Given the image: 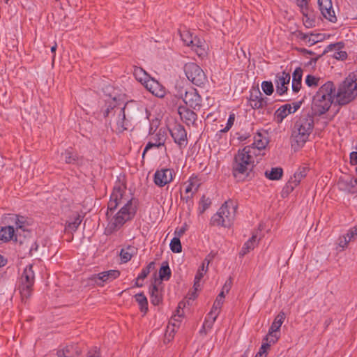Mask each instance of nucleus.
Listing matches in <instances>:
<instances>
[{
    "label": "nucleus",
    "mask_w": 357,
    "mask_h": 357,
    "mask_svg": "<svg viewBox=\"0 0 357 357\" xmlns=\"http://www.w3.org/2000/svg\"><path fill=\"white\" fill-rule=\"evenodd\" d=\"M286 315L284 312H280L275 317L268 334L264 337V340L270 342V343H275L280 338V328L285 319Z\"/></svg>",
    "instance_id": "9d476101"
},
{
    "label": "nucleus",
    "mask_w": 357,
    "mask_h": 357,
    "mask_svg": "<svg viewBox=\"0 0 357 357\" xmlns=\"http://www.w3.org/2000/svg\"><path fill=\"white\" fill-rule=\"evenodd\" d=\"M144 87L153 95L158 98H163L166 94L165 87L156 79L151 77L146 81Z\"/></svg>",
    "instance_id": "a211bd4d"
},
{
    "label": "nucleus",
    "mask_w": 357,
    "mask_h": 357,
    "mask_svg": "<svg viewBox=\"0 0 357 357\" xmlns=\"http://www.w3.org/2000/svg\"><path fill=\"white\" fill-rule=\"evenodd\" d=\"M169 246L171 250L174 253H179L182 250L181 241L178 237H174L172 239Z\"/></svg>",
    "instance_id": "ea45409f"
},
{
    "label": "nucleus",
    "mask_w": 357,
    "mask_h": 357,
    "mask_svg": "<svg viewBox=\"0 0 357 357\" xmlns=\"http://www.w3.org/2000/svg\"><path fill=\"white\" fill-rule=\"evenodd\" d=\"M261 89L264 93H266L268 96L271 95L274 91L272 82L268 81H264L261 83Z\"/></svg>",
    "instance_id": "de8ad7c7"
},
{
    "label": "nucleus",
    "mask_w": 357,
    "mask_h": 357,
    "mask_svg": "<svg viewBox=\"0 0 357 357\" xmlns=\"http://www.w3.org/2000/svg\"><path fill=\"white\" fill-rule=\"evenodd\" d=\"M236 206L232 201H226L214 214L211 220V223L214 226L230 227L235 219Z\"/></svg>",
    "instance_id": "423d86ee"
},
{
    "label": "nucleus",
    "mask_w": 357,
    "mask_h": 357,
    "mask_svg": "<svg viewBox=\"0 0 357 357\" xmlns=\"http://www.w3.org/2000/svg\"><path fill=\"white\" fill-rule=\"evenodd\" d=\"M81 222V216L79 215H77L71 220L66 222L65 229L68 231H75L79 227Z\"/></svg>",
    "instance_id": "72a5a7b5"
},
{
    "label": "nucleus",
    "mask_w": 357,
    "mask_h": 357,
    "mask_svg": "<svg viewBox=\"0 0 357 357\" xmlns=\"http://www.w3.org/2000/svg\"><path fill=\"white\" fill-rule=\"evenodd\" d=\"M350 162L352 165H357V152L354 151L350 153Z\"/></svg>",
    "instance_id": "0e129e2a"
},
{
    "label": "nucleus",
    "mask_w": 357,
    "mask_h": 357,
    "mask_svg": "<svg viewBox=\"0 0 357 357\" xmlns=\"http://www.w3.org/2000/svg\"><path fill=\"white\" fill-rule=\"evenodd\" d=\"M13 220L15 221V224L17 229H20L23 231L26 230L28 223L24 217L20 216V215H15V216H13Z\"/></svg>",
    "instance_id": "58836bf2"
},
{
    "label": "nucleus",
    "mask_w": 357,
    "mask_h": 357,
    "mask_svg": "<svg viewBox=\"0 0 357 357\" xmlns=\"http://www.w3.org/2000/svg\"><path fill=\"white\" fill-rule=\"evenodd\" d=\"M176 329V327L168 324L165 333V341L170 342L173 339Z\"/></svg>",
    "instance_id": "c03bdc74"
},
{
    "label": "nucleus",
    "mask_w": 357,
    "mask_h": 357,
    "mask_svg": "<svg viewBox=\"0 0 357 357\" xmlns=\"http://www.w3.org/2000/svg\"><path fill=\"white\" fill-rule=\"evenodd\" d=\"M289 81L290 75L289 73L282 72L277 74L275 79L276 92L279 95H283L287 91Z\"/></svg>",
    "instance_id": "6ab92c4d"
},
{
    "label": "nucleus",
    "mask_w": 357,
    "mask_h": 357,
    "mask_svg": "<svg viewBox=\"0 0 357 357\" xmlns=\"http://www.w3.org/2000/svg\"><path fill=\"white\" fill-rule=\"evenodd\" d=\"M183 101L186 105L194 109H199L202 105V98L195 89L185 91Z\"/></svg>",
    "instance_id": "dca6fc26"
},
{
    "label": "nucleus",
    "mask_w": 357,
    "mask_h": 357,
    "mask_svg": "<svg viewBox=\"0 0 357 357\" xmlns=\"http://www.w3.org/2000/svg\"><path fill=\"white\" fill-rule=\"evenodd\" d=\"M291 104H285L280 107L274 113V120L278 123H281L282 121L291 113Z\"/></svg>",
    "instance_id": "b1692460"
},
{
    "label": "nucleus",
    "mask_w": 357,
    "mask_h": 357,
    "mask_svg": "<svg viewBox=\"0 0 357 357\" xmlns=\"http://www.w3.org/2000/svg\"><path fill=\"white\" fill-rule=\"evenodd\" d=\"M194 37L192 34L188 31H183L181 33V38L187 46H190L191 43H192V40H194Z\"/></svg>",
    "instance_id": "37998d69"
},
{
    "label": "nucleus",
    "mask_w": 357,
    "mask_h": 357,
    "mask_svg": "<svg viewBox=\"0 0 357 357\" xmlns=\"http://www.w3.org/2000/svg\"><path fill=\"white\" fill-rule=\"evenodd\" d=\"M260 159L261 158L256 155L252 147H244L239 150L234 157V176L236 177L239 174H248L252 170L255 162H258Z\"/></svg>",
    "instance_id": "20e7f679"
},
{
    "label": "nucleus",
    "mask_w": 357,
    "mask_h": 357,
    "mask_svg": "<svg viewBox=\"0 0 357 357\" xmlns=\"http://www.w3.org/2000/svg\"><path fill=\"white\" fill-rule=\"evenodd\" d=\"M34 283L35 272L33 270V265L29 264L24 268L18 280V289L22 300L27 299L31 296Z\"/></svg>",
    "instance_id": "0eeeda50"
},
{
    "label": "nucleus",
    "mask_w": 357,
    "mask_h": 357,
    "mask_svg": "<svg viewBox=\"0 0 357 357\" xmlns=\"http://www.w3.org/2000/svg\"><path fill=\"white\" fill-rule=\"evenodd\" d=\"M86 357H101L99 351L96 349L91 350L87 353Z\"/></svg>",
    "instance_id": "e2e57ef3"
},
{
    "label": "nucleus",
    "mask_w": 357,
    "mask_h": 357,
    "mask_svg": "<svg viewBox=\"0 0 357 357\" xmlns=\"http://www.w3.org/2000/svg\"><path fill=\"white\" fill-rule=\"evenodd\" d=\"M301 102H295L291 104V113L296 112L301 107Z\"/></svg>",
    "instance_id": "338daca9"
},
{
    "label": "nucleus",
    "mask_w": 357,
    "mask_h": 357,
    "mask_svg": "<svg viewBox=\"0 0 357 357\" xmlns=\"http://www.w3.org/2000/svg\"><path fill=\"white\" fill-rule=\"evenodd\" d=\"M154 268V262H150L146 267L143 268L141 273L137 278L136 284L137 287H142V283H139L140 280H144V278L150 273L151 270Z\"/></svg>",
    "instance_id": "f704fd0d"
},
{
    "label": "nucleus",
    "mask_w": 357,
    "mask_h": 357,
    "mask_svg": "<svg viewBox=\"0 0 357 357\" xmlns=\"http://www.w3.org/2000/svg\"><path fill=\"white\" fill-rule=\"evenodd\" d=\"M125 106L123 107H117L115 109V113L118 114L116 119V130L119 132H122L128 129V121L126 119Z\"/></svg>",
    "instance_id": "4be33fe9"
},
{
    "label": "nucleus",
    "mask_w": 357,
    "mask_h": 357,
    "mask_svg": "<svg viewBox=\"0 0 357 357\" xmlns=\"http://www.w3.org/2000/svg\"><path fill=\"white\" fill-rule=\"evenodd\" d=\"M314 128V119L312 116H302L294 123L291 137V147L295 150L302 148Z\"/></svg>",
    "instance_id": "7ed1b4c3"
},
{
    "label": "nucleus",
    "mask_w": 357,
    "mask_h": 357,
    "mask_svg": "<svg viewBox=\"0 0 357 357\" xmlns=\"http://www.w3.org/2000/svg\"><path fill=\"white\" fill-rule=\"evenodd\" d=\"M318 4L322 15L326 19L331 22H335L336 20L331 0H318Z\"/></svg>",
    "instance_id": "f3484780"
},
{
    "label": "nucleus",
    "mask_w": 357,
    "mask_h": 357,
    "mask_svg": "<svg viewBox=\"0 0 357 357\" xmlns=\"http://www.w3.org/2000/svg\"><path fill=\"white\" fill-rule=\"evenodd\" d=\"M346 236L348 238V241H351L357 237V226L350 229Z\"/></svg>",
    "instance_id": "13d9d810"
},
{
    "label": "nucleus",
    "mask_w": 357,
    "mask_h": 357,
    "mask_svg": "<svg viewBox=\"0 0 357 357\" xmlns=\"http://www.w3.org/2000/svg\"><path fill=\"white\" fill-rule=\"evenodd\" d=\"M258 244L256 235H252L243 245L240 255L241 256L245 255L250 250H252Z\"/></svg>",
    "instance_id": "7c9ffc66"
},
{
    "label": "nucleus",
    "mask_w": 357,
    "mask_h": 357,
    "mask_svg": "<svg viewBox=\"0 0 357 357\" xmlns=\"http://www.w3.org/2000/svg\"><path fill=\"white\" fill-rule=\"evenodd\" d=\"M126 186L121 182L115 184L107 205L108 225L106 231L111 234L119 230L128 221L133 218L136 206L132 200L125 196Z\"/></svg>",
    "instance_id": "f257e3e1"
},
{
    "label": "nucleus",
    "mask_w": 357,
    "mask_h": 357,
    "mask_svg": "<svg viewBox=\"0 0 357 357\" xmlns=\"http://www.w3.org/2000/svg\"><path fill=\"white\" fill-rule=\"evenodd\" d=\"M137 248L133 245H128L121 250L120 257L123 263L129 261L132 257L137 255Z\"/></svg>",
    "instance_id": "a878e982"
},
{
    "label": "nucleus",
    "mask_w": 357,
    "mask_h": 357,
    "mask_svg": "<svg viewBox=\"0 0 357 357\" xmlns=\"http://www.w3.org/2000/svg\"><path fill=\"white\" fill-rule=\"evenodd\" d=\"M63 155L65 156V162L67 164H74L76 162L77 157L71 151L66 150L63 153Z\"/></svg>",
    "instance_id": "a18cd8bd"
},
{
    "label": "nucleus",
    "mask_w": 357,
    "mask_h": 357,
    "mask_svg": "<svg viewBox=\"0 0 357 357\" xmlns=\"http://www.w3.org/2000/svg\"><path fill=\"white\" fill-rule=\"evenodd\" d=\"M187 78L197 86L204 84L206 76L203 70L195 63H188L184 66Z\"/></svg>",
    "instance_id": "6e6552de"
},
{
    "label": "nucleus",
    "mask_w": 357,
    "mask_h": 357,
    "mask_svg": "<svg viewBox=\"0 0 357 357\" xmlns=\"http://www.w3.org/2000/svg\"><path fill=\"white\" fill-rule=\"evenodd\" d=\"M333 57L336 59L344 60L347 57V53L345 51H342L341 50L337 52H335L333 54Z\"/></svg>",
    "instance_id": "4d7b16f0"
},
{
    "label": "nucleus",
    "mask_w": 357,
    "mask_h": 357,
    "mask_svg": "<svg viewBox=\"0 0 357 357\" xmlns=\"http://www.w3.org/2000/svg\"><path fill=\"white\" fill-rule=\"evenodd\" d=\"M229 288H230V285H227V284H225L223 287V289H222V291L218 295V298H219L220 299H223L225 298V290H226V292L227 293L229 290Z\"/></svg>",
    "instance_id": "680f3d73"
},
{
    "label": "nucleus",
    "mask_w": 357,
    "mask_h": 357,
    "mask_svg": "<svg viewBox=\"0 0 357 357\" xmlns=\"http://www.w3.org/2000/svg\"><path fill=\"white\" fill-rule=\"evenodd\" d=\"M223 303V299H220L217 297L210 312L219 314Z\"/></svg>",
    "instance_id": "3c124183"
},
{
    "label": "nucleus",
    "mask_w": 357,
    "mask_h": 357,
    "mask_svg": "<svg viewBox=\"0 0 357 357\" xmlns=\"http://www.w3.org/2000/svg\"><path fill=\"white\" fill-rule=\"evenodd\" d=\"M178 113L181 120L188 126L193 125L197 118V114L185 106H180Z\"/></svg>",
    "instance_id": "412c9836"
},
{
    "label": "nucleus",
    "mask_w": 357,
    "mask_h": 357,
    "mask_svg": "<svg viewBox=\"0 0 357 357\" xmlns=\"http://www.w3.org/2000/svg\"><path fill=\"white\" fill-rule=\"evenodd\" d=\"M213 256L211 255H208L206 257V258L204 259L202 264L200 267V268L202 269V271H208V265L211 262V261L213 259Z\"/></svg>",
    "instance_id": "6e6d98bb"
},
{
    "label": "nucleus",
    "mask_w": 357,
    "mask_h": 357,
    "mask_svg": "<svg viewBox=\"0 0 357 357\" xmlns=\"http://www.w3.org/2000/svg\"><path fill=\"white\" fill-rule=\"evenodd\" d=\"M171 275V270L166 262L165 265H162L159 270V276L161 280H168Z\"/></svg>",
    "instance_id": "a19ab883"
},
{
    "label": "nucleus",
    "mask_w": 357,
    "mask_h": 357,
    "mask_svg": "<svg viewBox=\"0 0 357 357\" xmlns=\"http://www.w3.org/2000/svg\"><path fill=\"white\" fill-rule=\"evenodd\" d=\"M357 96V75L350 74L339 86L335 93V102L340 105H346Z\"/></svg>",
    "instance_id": "39448f33"
},
{
    "label": "nucleus",
    "mask_w": 357,
    "mask_h": 357,
    "mask_svg": "<svg viewBox=\"0 0 357 357\" xmlns=\"http://www.w3.org/2000/svg\"><path fill=\"white\" fill-rule=\"evenodd\" d=\"M323 38H323L321 34H319V33H317V34L310 33L309 35V38H308V40H307V44L310 46H312V45L316 44L317 43L322 40Z\"/></svg>",
    "instance_id": "09e8293b"
},
{
    "label": "nucleus",
    "mask_w": 357,
    "mask_h": 357,
    "mask_svg": "<svg viewBox=\"0 0 357 357\" xmlns=\"http://www.w3.org/2000/svg\"><path fill=\"white\" fill-rule=\"evenodd\" d=\"M309 35L308 33H300V38L301 40H303V41H305L306 43H307V40H308V38H309Z\"/></svg>",
    "instance_id": "774afa93"
},
{
    "label": "nucleus",
    "mask_w": 357,
    "mask_h": 357,
    "mask_svg": "<svg viewBox=\"0 0 357 357\" xmlns=\"http://www.w3.org/2000/svg\"><path fill=\"white\" fill-rule=\"evenodd\" d=\"M305 82L307 86L315 88L321 84V79L319 77H317L312 75H307L305 77Z\"/></svg>",
    "instance_id": "4c0bfd02"
},
{
    "label": "nucleus",
    "mask_w": 357,
    "mask_h": 357,
    "mask_svg": "<svg viewBox=\"0 0 357 357\" xmlns=\"http://www.w3.org/2000/svg\"><path fill=\"white\" fill-rule=\"evenodd\" d=\"M206 272L207 271H202V269L200 268L198 269L195 277V282L193 285L195 292L192 293L191 296H190V299L197 297L196 291L200 289V281L204 277V273H206Z\"/></svg>",
    "instance_id": "473e14b6"
},
{
    "label": "nucleus",
    "mask_w": 357,
    "mask_h": 357,
    "mask_svg": "<svg viewBox=\"0 0 357 357\" xmlns=\"http://www.w3.org/2000/svg\"><path fill=\"white\" fill-rule=\"evenodd\" d=\"M335 87L332 82L322 84L314 96L312 109L314 114H325L331 107L333 100L335 99Z\"/></svg>",
    "instance_id": "f03ea898"
},
{
    "label": "nucleus",
    "mask_w": 357,
    "mask_h": 357,
    "mask_svg": "<svg viewBox=\"0 0 357 357\" xmlns=\"http://www.w3.org/2000/svg\"><path fill=\"white\" fill-rule=\"evenodd\" d=\"M268 143V140L261 133L257 132L254 136V142L251 145L246 146L245 147H252L255 150V153L259 158L261 157V152L263 151Z\"/></svg>",
    "instance_id": "aec40b11"
},
{
    "label": "nucleus",
    "mask_w": 357,
    "mask_h": 357,
    "mask_svg": "<svg viewBox=\"0 0 357 357\" xmlns=\"http://www.w3.org/2000/svg\"><path fill=\"white\" fill-rule=\"evenodd\" d=\"M211 204V202L209 198L206 197L204 195L202 196L199 202V213H203L210 206Z\"/></svg>",
    "instance_id": "79ce46f5"
},
{
    "label": "nucleus",
    "mask_w": 357,
    "mask_h": 357,
    "mask_svg": "<svg viewBox=\"0 0 357 357\" xmlns=\"http://www.w3.org/2000/svg\"><path fill=\"white\" fill-rule=\"evenodd\" d=\"M248 100L249 105L252 109H259L267 106L268 98L264 97L259 89H252Z\"/></svg>",
    "instance_id": "ddd939ff"
},
{
    "label": "nucleus",
    "mask_w": 357,
    "mask_h": 357,
    "mask_svg": "<svg viewBox=\"0 0 357 357\" xmlns=\"http://www.w3.org/2000/svg\"><path fill=\"white\" fill-rule=\"evenodd\" d=\"M350 241H348V238L347 237V236H342V238H340V243H339V246L342 248H347L348 243Z\"/></svg>",
    "instance_id": "052dcab7"
},
{
    "label": "nucleus",
    "mask_w": 357,
    "mask_h": 357,
    "mask_svg": "<svg viewBox=\"0 0 357 357\" xmlns=\"http://www.w3.org/2000/svg\"><path fill=\"white\" fill-rule=\"evenodd\" d=\"M174 170L169 168L157 169L153 176L154 183L160 187H164L173 181Z\"/></svg>",
    "instance_id": "f8f14e48"
},
{
    "label": "nucleus",
    "mask_w": 357,
    "mask_h": 357,
    "mask_svg": "<svg viewBox=\"0 0 357 357\" xmlns=\"http://www.w3.org/2000/svg\"><path fill=\"white\" fill-rule=\"evenodd\" d=\"M181 321L182 314H173V316L169 319L168 324L172 325L173 326L176 327V328H178L181 323Z\"/></svg>",
    "instance_id": "8fccbe9b"
},
{
    "label": "nucleus",
    "mask_w": 357,
    "mask_h": 357,
    "mask_svg": "<svg viewBox=\"0 0 357 357\" xmlns=\"http://www.w3.org/2000/svg\"><path fill=\"white\" fill-rule=\"evenodd\" d=\"M264 174L269 180L278 181L282 178L283 170L281 167H273L270 170H266Z\"/></svg>",
    "instance_id": "2f4dec72"
},
{
    "label": "nucleus",
    "mask_w": 357,
    "mask_h": 357,
    "mask_svg": "<svg viewBox=\"0 0 357 357\" xmlns=\"http://www.w3.org/2000/svg\"><path fill=\"white\" fill-rule=\"evenodd\" d=\"M190 46L199 57H203L206 54V44L200 38L195 36L192 43Z\"/></svg>",
    "instance_id": "393cba45"
},
{
    "label": "nucleus",
    "mask_w": 357,
    "mask_h": 357,
    "mask_svg": "<svg viewBox=\"0 0 357 357\" xmlns=\"http://www.w3.org/2000/svg\"><path fill=\"white\" fill-rule=\"evenodd\" d=\"M200 181L196 176H191L187 182L185 183V196H182L181 198L185 199L186 202L190 200L193 195L197 192L200 186Z\"/></svg>",
    "instance_id": "2eb2a0df"
},
{
    "label": "nucleus",
    "mask_w": 357,
    "mask_h": 357,
    "mask_svg": "<svg viewBox=\"0 0 357 357\" xmlns=\"http://www.w3.org/2000/svg\"><path fill=\"white\" fill-rule=\"evenodd\" d=\"M120 272L118 270L103 271L100 273L91 275L88 278L89 284L102 287L105 283L111 282L114 280L118 278Z\"/></svg>",
    "instance_id": "1a4fd4ad"
},
{
    "label": "nucleus",
    "mask_w": 357,
    "mask_h": 357,
    "mask_svg": "<svg viewBox=\"0 0 357 357\" xmlns=\"http://www.w3.org/2000/svg\"><path fill=\"white\" fill-rule=\"evenodd\" d=\"M308 171L307 167H300L283 188L282 193L287 195L291 193L299 185L302 179L307 176Z\"/></svg>",
    "instance_id": "9b49d317"
},
{
    "label": "nucleus",
    "mask_w": 357,
    "mask_h": 357,
    "mask_svg": "<svg viewBox=\"0 0 357 357\" xmlns=\"http://www.w3.org/2000/svg\"><path fill=\"white\" fill-rule=\"evenodd\" d=\"M15 230L13 226L0 227V244L10 241L14 236Z\"/></svg>",
    "instance_id": "bb28decb"
},
{
    "label": "nucleus",
    "mask_w": 357,
    "mask_h": 357,
    "mask_svg": "<svg viewBox=\"0 0 357 357\" xmlns=\"http://www.w3.org/2000/svg\"><path fill=\"white\" fill-rule=\"evenodd\" d=\"M273 343H270V342L268 341H266V342H264L259 351L257 352L258 354H261V356H266V353H267V350L270 348L271 345Z\"/></svg>",
    "instance_id": "864d4df0"
},
{
    "label": "nucleus",
    "mask_w": 357,
    "mask_h": 357,
    "mask_svg": "<svg viewBox=\"0 0 357 357\" xmlns=\"http://www.w3.org/2000/svg\"><path fill=\"white\" fill-rule=\"evenodd\" d=\"M133 75L135 79L144 86L146 84V81L151 78V77L141 67H135Z\"/></svg>",
    "instance_id": "c756f323"
},
{
    "label": "nucleus",
    "mask_w": 357,
    "mask_h": 357,
    "mask_svg": "<svg viewBox=\"0 0 357 357\" xmlns=\"http://www.w3.org/2000/svg\"><path fill=\"white\" fill-rule=\"evenodd\" d=\"M174 141L179 146L187 144V132L184 127L180 124H176L169 130Z\"/></svg>",
    "instance_id": "4468645a"
},
{
    "label": "nucleus",
    "mask_w": 357,
    "mask_h": 357,
    "mask_svg": "<svg viewBox=\"0 0 357 357\" xmlns=\"http://www.w3.org/2000/svg\"><path fill=\"white\" fill-rule=\"evenodd\" d=\"M151 291V302L154 305H158L162 301V296L156 285H153Z\"/></svg>",
    "instance_id": "c9c22d12"
},
{
    "label": "nucleus",
    "mask_w": 357,
    "mask_h": 357,
    "mask_svg": "<svg viewBox=\"0 0 357 357\" xmlns=\"http://www.w3.org/2000/svg\"><path fill=\"white\" fill-rule=\"evenodd\" d=\"M303 71L301 68H296L292 76V81L301 82Z\"/></svg>",
    "instance_id": "5fc2aeb1"
},
{
    "label": "nucleus",
    "mask_w": 357,
    "mask_h": 357,
    "mask_svg": "<svg viewBox=\"0 0 357 357\" xmlns=\"http://www.w3.org/2000/svg\"><path fill=\"white\" fill-rule=\"evenodd\" d=\"M218 314L216 313H213V312H209L207 314L205 321L203 324L202 328L200 330V333L206 334L207 332L211 330L215 323Z\"/></svg>",
    "instance_id": "cd10ccee"
},
{
    "label": "nucleus",
    "mask_w": 357,
    "mask_h": 357,
    "mask_svg": "<svg viewBox=\"0 0 357 357\" xmlns=\"http://www.w3.org/2000/svg\"><path fill=\"white\" fill-rule=\"evenodd\" d=\"M234 121H235V115L234 114H230L227 119L226 126H227L228 127H229L231 128L232 127V126L234 125Z\"/></svg>",
    "instance_id": "69168bd1"
},
{
    "label": "nucleus",
    "mask_w": 357,
    "mask_h": 357,
    "mask_svg": "<svg viewBox=\"0 0 357 357\" xmlns=\"http://www.w3.org/2000/svg\"><path fill=\"white\" fill-rule=\"evenodd\" d=\"M343 47H344V44L342 42L330 44L329 45H328L326 51L327 52L334 51V52H337L340 50H342L343 48Z\"/></svg>",
    "instance_id": "603ef678"
},
{
    "label": "nucleus",
    "mask_w": 357,
    "mask_h": 357,
    "mask_svg": "<svg viewBox=\"0 0 357 357\" xmlns=\"http://www.w3.org/2000/svg\"><path fill=\"white\" fill-rule=\"evenodd\" d=\"M135 298L139 305L140 310L144 313H146L148 310V301L144 294L142 293L137 294Z\"/></svg>",
    "instance_id": "e433bc0d"
},
{
    "label": "nucleus",
    "mask_w": 357,
    "mask_h": 357,
    "mask_svg": "<svg viewBox=\"0 0 357 357\" xmlns=\"http://www.w3.org/2000/svg\"><path fill=\"white\" fill-rule=\"evenodd\" d=\"M155 136L156 137H158V141H155L153 142V140L151 141V142H149L147 143V144L146 145L144 149V151H143V153H142V158H144V155L146 154V153L151 149L153 148V147H160L161 146H163L164 144H165V136L164 135H162L160 132V130L158 131V132H157L155 134Z\"/></svg>",
    "instance_id": "c85d7f7f"
},
{
    "label": "nucleus",
    "mask_w": 357,
    "mask_h": 357,
    "mask_svg": "<svg viewBox=\"0 0 357 357\" xmlns=\"http://www.w3.org/2000/svg\"><path fill=\"white\" fill-rule=\"evenodd\" d=\"M81 354V350L77 345L70 344L57 351L59 357H76Z\"/></svg>",
    "instance_id": "5701e85b"
},
{
    "label": "nucleus",
    "mask_w": 357,
    "mask_h": 357,
    "mask_svg": "<svg viewBox=\"0 0 357 357\" xmlns=\"http://www.w3.org/2000/svg\"><path fill=\"white\" fill-rule=\"evenodd\" d=\"M291 86L293 91L295 93H298L301 87V82L292 81Z\"/></svg>",
    "instance_id": "bf43d9fd"
},
{
    "label": "nucleus",
    "mask_w": 357,
    "mask_h": 357,
    "mask_svg": "<svg viewBox=\"0 0 357 357\" xmlns=\"http://www.w3.org/2000/svg\"><path fill=\"white\" fill-rule=\"evenodd\" d=\"M298 6L300 7L301 13L305 17L308 15V0H296Z\"/></svg>",
    "instance_id": "49530a36"
}]
</instances>
